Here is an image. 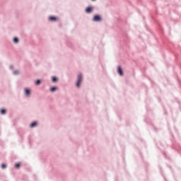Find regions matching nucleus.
Listing matches in <instances>:
<instances>
[{
  "mask_svg": "<svg viewBox=\"0 0 181 181\" xmlns=\"http://www.w3.org/2000/svg\"><path fill=\"white\" fill-rule=\"evenodd\" d=\"M92 11H93V8H91V7H88L86 9V13H90V12H92Z\"/></svg>",
  "mask_w": 181,
  "mask_h": 181,
  "instance_id": "nucleus-5",
  "label": "nucleus"
},
{
  "mask_svg": "<svg viewBox=\"0 0 181 181\" xmlns=\"http://www.w3.org/2000/svg\"><path fill=\"white\" fill-rule=\"evenodd\" d=\"M83 81V75L78 74V80L76 82V87H80L81 82Z\"/></svg>",
  "mask_w": 181,
  "mask_h": 181,
  "instance_id": "nucleus-1",
  "label": "nucleus"
},
{
  "mask_svg": "<svg viewBox=\"0 0 181 181\" xmlns=\"http://www.w3.org/2000/svg\"><path fill=\"white\" fill-rule=\"evenodd\" d=\"M25 94L27 95V97H29V95H30V90L25 89Z\"/></svg>",
  "mask_w": 181,
  "mask_h": 181,
  "instance_id": "nucleus-6",
  "label": "nucleus"
},
{
  "mask_svg": "<svg viewBox=\"0 0 181 181\" xmlns=\"http://www.w3.org/2000/svg\"><path fill=\"white\" fill-rule=\"evenodd\" d=\"M117 73L118 74H119V76H124V72L122 71V69L119 66L117 67Z\"/></svg>",
  "mask_w": 181,
  "mask_h": 181,
  "instance_id": "nucleus-2",
  "label": "nucleus"
},
{
  "mask_svg": "<svg viewBox=\"0 0 181 181\" xmlns=\"http://www.w3.org/2000/svg\"><path fill=\"white\" fill-rule=\"evenodd\" d=\"M13 74H15L16 76L17 74H19V71H14V72H13Z\"/></svg>",
  "mask_w": 181,
  "mask_h": 181,
  "instance_id": "nucleus-14",
  "label": "nucleus"
},
{
  "mask_svg": "<svg viewBox=\"0 0 181 181\" xmlns=\"http://www.w3.org/2000/svg\"><path fill=\"white\" fill-rule=\"evenodd\" d=\"M57 88H50V91H51V93H54V91H56V90H57Z\"/></svg>",
  "mask_w": 181,
  "mask_h": 181,
  "instance_id": "nucleus-9",
  "label": "nucleus"
},
{
  "mask_svg": "<svg viewBox=\"0 0 181 181\" xmlns=\"http://www.w3.org/2000/svg\"><path fill=\"white\" fill-rule=\"evenodd\" d=\"M93 21L94 22H100V21H101V17H100V16H95Z\"/></svg>",
  "mask_w": 181,
  "mask_h": 181,
  "instance_id": "nucleus-3",
  "label": "nucleus"
},
{
  "mask_svg": "<svg viewBox=\"0 0 181 181\" xmlns=\"http://www.w3.org/2000/svg\"><path fill=\"white\" fill-rule=\"evenodd\" d=\"M52 81H53V83H56V81H57V78L53 77L52 78Z\"/></svg>",
  "mask_w": 181,
  "mask_h": 181,
  "instance_id": "nucleus-12",
  "label": "nucleus"
},
{
  "mask_svg": "<svg viewBox=\"0 0 181 181\" xmlns=\"http://www.w3.org/2000/svg\"><path fill=\"white\" fill-rule=\"evenodd\" d=\"M13 42H14V43H18V42H19V39H18V37H15L13 39Z\"/></svg>",
  "mask_w": 181,
  "mask_h": 181,
  "instance_id": "nucleus-11",
  "label": "nucleus"
},
{
  "mask_svg": "<svg viewBox=\"0 0 181 181\" xmlns=\"http://www.w3.org/2000/svg\"><path fill=\"white\" fill-rule=\"evenodd\" d=\"M15 168H16V169H19V168H21V164H20V163H16V164L15 165Z\"/></svg>",
  "mask_w": 181,
  "mask_h": 181,
  "instance_id": "nucleus-10",
  "label": "nucleus"
},
{
  "mask_svg": "<svg viewBox=\"0 0 181 181\" xmlns=\"http://www.w3.org/2000/svg\"><path fill=\"white\" fill-rule=\"evenodd\" d=\"M1 168H2V169H5V168H6V165L2 164Z\"/></svg>",
  "mask_w": 181,
  "mask_h": 181,
  "instance_id": "nucleus-15",
  "label": "nucleus"
},
{
  "mask_svg": "<svg viewBox=\"0 0 181 181\" xmlns=\"http://www.w3.org/2000/svg\"><path fill=\"white\" fill-rule=\"evenodd\" d=\"M1 114L2 115L6 114V110H5V109H1Z\"/></svg>",
  "mask_w": 181,
  "mask_h": 181,
  "instance_id": "nucleus-7",
  "label": "nucleus"
},
{
  "mask_svg": "<svg viewBox=\"0 0 181 181\" xmlns=\"http://www.w3.org/2000/svg\"><path fill=\"white\" fill-rule=\"evenodd\" d=\"M35 84L36 86H39V84H40V80L36 81Z\"/></svg>",
  "mask_w": 181,
  "mask_h": 181,
  "instance_id": "nucleus-13",
  "label": "nucleus"
},
{
  "mask_svg": "<svg viewBox=\"0 0 181 181\" xmlns=\"http://www.w3.org/2000/svg\"><path fill=\"white\" fill-rule=\"evenodd\" d=\"M49 20L51 21L52 22H56V21H57V17L50 16L49 18Z\"/></svg>",
  "mask_w": 181,
  "mask_h": 181,
  "instance_id": "nucleus-4",
  "label": "nucleus"
},
{
  "mask_svg": "<svg viewBox=\"0 0 181 181\" xmlns=\"http://www.w3.org/2000/svg\"><path fill=\"white\" fill-rule=\"evenodd\" d=\"M36 125H37V123H36V122H33V123H32L31 124H30V128H33V127H36Z\"/></svg>",
  "mask_w": 181,
  "mask_h": 181,
  "instance_id": "nucleus-8",
  "label": "nucleus"
},
{
  "mask_svg": "<svg viewBox=\"0 0 181 181\" xmlns=\"http://www.w3.org/2000/svg\"><path fill=\"white\" fill-rule=\"evenodd\" d=\"M92 1H95V0H92Z\"/></svg>",
  "mask_w": 181,
  "mask_h": 181,
  "instance_id": "nucleus-16",
  "label": "nucleus"
}]
</instances>
